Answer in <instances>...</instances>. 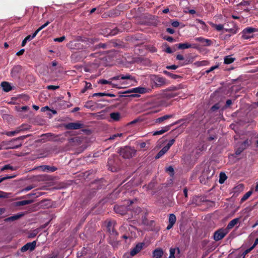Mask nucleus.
Listing matches in <instances>:
<instances>
[{
  "label": "nucleus",
  "mask_w": 258,
  "mask_h": 258,
  "mask_svg": "<svg viewBox=\"0 0 258 258\" xmlns=\"http://www.w3.org/2000/svg\"><path fill=\"white\" fill-rule=\"evenodd\" d=\"M235 60L234 57L230 55L226 56L224 58V63L226 64H230L233 62Z\"/></svg>",
  "instance_id": "27"
},
{
  "label": "nucleus",
  "mask_w": 258,
  "mask_h": 258,
  "mask_svg": "<svg viewBox=\"0 0 258 258\" xmlns=\"http://www.w3.org/2000/svg\"><path fill=\"white\" fill-rule=\"evenodd\" d=\"M166 68L169 70H176L177 66L175 65L168 66L166 67Z\"/></svg>",
  "instance_id": "50"
},
{
  "label": "nucleus",
  "mask_w": 258,
  "mask_h": 258,
  "mask_svg": "<svg viewBox=\"0 0 258 258\" xmlns=\"http://www.w3.org/2000/svg\"><path fill=\"white\" fill-rule=\"evenodd\" d=\"M257 29L254 28L247 27L242 32V37L245 39H248L253 37V33L256 32Z\"/></svg>",
  "instance_id": "5"
},
{
  "label": "nucleus",
  "mask_w": 258,
  "mask_h": 258,
  "mask_svg": "<svg viewBox=\"0 0 258 258\" xmlns=\"http://www.w3.org/2000/svg\"><path fill=\"white\" fill-rule=\"evenodd\" d=\"M227 176H226L225 174L224 173H221L220 174V179H219V182L220 183H223L225 181V180L226 179Z\"/></svg>",
  "instance_id": "32"
},
{
  "label": "nucleus",
  "mask_w": 258,
  "mask_h": 258,
  "mask_svg": "<svg viewBox=\"0 0 258 258\" xmlns=\"http://www.w3.org/2000/svg\"><path fill=\"white\" fill-rule=\"evenodd\" d=\"M142 119H140V118H138L130 122H128L127 124H126V126H129V125H133V124H136V123L140 121H142Z\"/></svg>",
  "instance_id": "41"
},
{
  "label": "nucleus",
  "mask_w": 258,
  "mask_h": 258,
  "mask_svg": "<svg viewBox=\"0 0 258 258\" xmlns=\"http://www.w3.org/2000/svg\"><path fill=\"white\" fill-rule=\"evenodd\" d=\"M106 95V93H97L93 94V96H103Z\"/></svg>",
  "instance_id": "60"
},
{
  "label": "nucleus",
  "mask_w": 258,
  "mask_h": 258,
  "mask_svg": "<svg viewBox=\"0 0 258 258\" xmlns=\"http://www.w3.org/2000/svg\"><path fill=\"white\" fill-rule=\"evenodd\" d=\"M151 81L154 83V86H162L166 84V79L157 76H151Z\"/></svg>",
  "instance_id": "7"
},
{
  "label": "nucleus",
  "mask_w": 258,
  "mask_h": 258,
  "mask_svg": "<svg viewBox=\"0 0 258 258\" xmlns=\"http://www.w3.org/2000/svg\"><path fill=\"white\" fill-rule=\"evenodd\" d=\"M176 59L179 60H183L184 59V58L183 55H182L181 54H178L176 56Z\"/></svg>",
  "instance_id": "55"
},
{
  "label": "nucleus",
  "mask_w": 258,
  "mask_h": 258,
  "mask_svg": "<svg viewBox=\"0 0 258 258\" xmlns=\"http://www.w3.org/2000/svg\"><path fill=\"white\" fill-rule=\"evenodd\" d=\"M41 30H39V29L38 28L34 33L32 35H31V37L32 39H33L35 37V36L37 35V34L38 33V32L39 31H40Z\"/></svg>",
  "instance_id": "58"
},
{
  "label": "nucleus",
  "mask_w": 258,
  "mask_h": 258,
  "mask_svg": "<svg viewBox=\"0 0 258 258\" xmlns=\"http://www.w3.org/2000/svg\"><path fill=\"white\" fill-rule=\"evenodd\" d=\"M38 232L39 230L38 229H35L29 233L28 237L29 238H34L37 235Z\"/></svg>",
  "instance_id": "36"
},
{
  "label": "nucleus",
  "mask_w": 258,
  "mask_h": 258,
  "mask_svg": "<svg viewBox=\"0 0 258 258\" xmlns=\"http://www.w3.org/2000/svg\"><path fill=\"white\" fill-rule=\"evenodd\" d=\"M171 126V125L165 126L162 127L160 130L153 132L152 135L153 136H157V135H162V134L165 133V132L168 131L170 130Z\"/></svg>",
  "instance_id": "15"
},
{
  "label": "nucleus",
  "mask_w": 258,
  "mask_h": 258,
  "mask_svg": "<svg viewBox=\"0 0 258 258\" xmlns=\"http://www.w3.org/2000/svg\"><path fill=\"white\" fill-rule=\"evenodd\" d=\"M253 249V248L251 246L250 248L246 249L243 253V256H244L247 253H248V252H249L251 250H252Z\"/></svg>",
  "instance_id": "48"
},
{
  "label": "nucleus",
  "mask_w": 258,
  "mask_h": 258,
  "mask_svg": "<svg viewBox=\"0 0 258 258\" xmlns=\"http://www.w3.org/2000/svg\"><path fill=\"white\" fill-rule=\"evenodd\" d=\"M251 194H252L251 191H249L247 192L242 198L241 201H244L247 200L251 195Z\"/></svg>",
  "instance_id": "38"
},
{
  "label": "nucleus",
  "mask_w": 258,
  "mask_h": 258,
  "mask_svg": "<svg viewBox=\"0 0 258 258\" xmlns=\"http://www.w3.org/2000/svg\"><path fill=\"white\" fill-rule=\"evenodd\" d=\"M169 150L167 148L164 147L161 151L156 156V159H159L163 156Z\"/></svg>",
  "instance_id": "22"
},
{
  "label": "nucleus",
  "mask_w": 258,
  "mask_h": 258,
  "mask_svg": "<svg viewBox=\"0 0 258 258\" xmlns=\"http://www.w3.org/2000/svg\"><path fill=\"white\" fill-rule=\"evenodd\" d=\"M219 106H218V104H216V105H214L212 107L211 109L213 111H214L216 109H219Z\"/></svg>",
  "instance_id": "62"
},
{
  "label": "nucleus",
  "mask_w": 258,
  "mask_h": 258,
  "mask_svg": "<svg viewBox=\"0 0 258 258\" xmlns=\"http://www.w3.org/2000/svg\"><path fill=\"white\" fill-rule=\"evenodd\" d=\"M122 135L123 134L122 133H118V134L113 135L109 137L108 140H114L117 137H121L122 136Z\"/></svg>",
  "instance_id": "39"
},
{
  "label": "nucleus",
  "mask_w": 258,
  "mask_h": 258,
  "mask_svg": "<svg viewBox=\"0 0 258 258\" xmlns=\"http://www.w3.org/2000/svg\"><path fill=\"white\" fill-rule=\"evenodd\" d=\"M167 31L170 34H173L174 33V30L173 29L170 28L167 29Z\"/></svg>",
  "instance_id": "61"
},
{
  "label": "nucleus",
  "mask_w": 258,
  "mask_h": 258,
  "mask_svg": "<svg viewBox=\"0 0 258 258\" xmlns=\"http://www.w3.org/2000/svg\"><path fill=\"white\" fill-rule=\"evenodd\" d=\"M176 250L177 251L178 253H179L180 250L178 248H171L170 249V253H169V258H175V254Z\"/></svg>",
  "instance_id": "24"
},
{
  "label": "nucleus",
  "mask_w": 258,
  "mask_h": 258,
  "mask_svg": "<svg viewBox=\"0 0 258 258\" xmlns=\"http://www.w3.org/2000/svg\"><path fill=\"white\" fill-rule=\"evenodd\" d=\"M119 79H122V80H133L132 77L129 75V74H126V75H119L118 76H114L111 78H110V80H117Z\"/></svg>",
  "instance_id": "13"
},
{
  "label": "nucleus",
  "mask_w": 258,
  "mask_h": 258,
  "mask_svg": "<svg viewBox=\"0 0 258 258\" xmlns=\"http://www.w3.org/2000/svg\"><path fill=\"white\" fill-rule=\"evenodd\" d=\"M253 249V248L251 246L250 248L246 249L243 253V256H244L247 253H248V252H249L251 250H252Z\"/></svg>",
  "instance_id": "49"
},
{
  "label": "nucleus",
  "mask_w": 258,
  "mask_h": 258,
  "mask_svg": "<svg viewBox=\"0 0 258 258\" xmlns=\"http://www.w3.org/2000/svg\"><path fill=\"white\" fill-rule=\"evenodd\" d=\"M110 118L114 121H118L121 118L120 114L118 112H113L110 114Z\"/></svg>",
  "instance_id": "18"
},
{
  "label": "nucleus",
  "mask_w": 258,
  "mask_h": 258,
  "mask_svg": "<svg viewBox=\"0 0 258 258\" xmlns=\"http://www.w3.org/2000/svg\"><path fill=\"white\" fill-rule=\"evenodd\" d=\"M167 171H168L170 173L171 175H172L173 174L174 169L172 167L169 166L168 167L167 169Z\"/></svg>",
  "instance_id": "51"
},
{
  "label": "nucleus",
  "mask_w": 258,
  "mask_h": 258,
  "mask_svg": "<svg viewBox=\"0 0 258 258\" xmlns=\"http://www.w3.org/2000/svg\"><path fill=\"white\" fill-rule=\"evenodd\" d=\"M144 245V243H138L135 247H134L132 249H131L130 252L129 253H126L124 256H126L128 255H130L131 256H133L137 254L138 252H139L142 249L143 245Z\"/></svg>",
  "instance_id": "9"
},
{
  "label": "nucleus",
  "mask_w": 258,
  "mask_h": 258,
  "mask_svg": "<svg viewBox=\"0 0 258 258\" xmlns=\"http://www.w3.org/2000/svg\"><path fill=\"white\" fill-rule=\"evenodd\" d=\"M191 47V45L188 43H179L178 48L180 49H184Z\"/></svg>",
  "instance_id": "26"
},
{
  "label": "nucleus",
  "mask_w": 258,
  "mask_h": 258,
  "mask_svg": "<svg viewBox=\"0 0 258 258\" xmlns=\"http://www.w3.org/2000/svg\"><path fill=\"white\" fill-rule=\"evenodd\" d=\"M203 43H205L206 45H209L210 44V40L204 38Z\"/></svg>",
  "instance_id": "59"
},
{
  "label": "nucleus",
  "mask_w": 258,
  "mask_h": 258,
  "mask_svg": "<svg viewBox=\"0 0 258 258\" xmlns=\"http://www.w3.org/2000/svg\"><path fill=\"white\" fill-rule=\"evenodd\" d=\"M125 209V207L123 206H117L115 207L114 210L116 213H119L121 215L125 214V212L124 210Z\"/></svg>",
  "instance_id": "23"
},
{
  "label": "nucleus",
  "mask_w": 258,
  "mask_h": 258,
  "mask_svg": "<svg viewBox=\"0 0 258 258\" xmlns=\"http://www.w3.org/2000/svg\"><path fill=\"white\" fill-rule=\"evenodd\" d=\"M28 135L27 136H23L19 137L17 138L13 139L11 140V141H3V145H4V149H18L21 147L22 143H20L19 144H16V142L19 141L20 140H24L26 138H27Z\"/></svg>",
  "instance_id": "2"
},
{
  "label": "nucleus",
  "mask_w": 258,
  "mask_h": 258,
  "mask_svg": "<svg viewBox=\"0 0 258 258\" xmlns=\"http://www.w3.org/2000/svg\"><path fill=\"white\" fill-rule=\"evenodd\" d=\"M174 96L175 95L173 93L164 92L153 98L148 97L146 98V114L158 112V108L160 106H167L168 104L166 103L165 100Z\"/></svg>",
  "instance_id": "1"
},
{
  "label": "nucleus",
  "mask_w": 258,
  "mask_h": 258,
  "mask_svg": "<svg viewBox=\"0 0 258 258\" xmlns=\"http://www.w3.org/2000/svg\"><path fill=\"white\" fill-rule=\"evenodd\" d=\"M211 25L213 28H215L218 31H220L223 29V26L221 24L217 25L211 23Z\"/></svg>",
  "instance_id": "31"
},
{
  "label": "nucleus",
  "mask_w": 258,
  "mask_h": 258,
  "mask_svg": "<svg viewBox=\"0 0 258 258\" xmlns=\"http://www.w3.org/2000/svg\"><path fill=\"white\" fill-rule=\"evenodd\" d=\"M64 127L68 130H78L84 127V124L80 121L69 122L64 124Z\"/></svg>",
  "instance_id": "8"
},
{
  "label": "nucleus",
  "mask_w": 258,
  "mask_h": 258,
  "mask_svg": "<svg viewBox=\"0 0 258 258\" xmlns=\"http://www.w3.org/2000/svg\"><path fill=\"white\" fill-rule=\"evenodd\" d=\"M15 176H16V175H13V176H6L5 177H0V183L6 179L12 178L15 177Z\"/></svg>",
  "instance_id": "42"
},
{
  "label": "nucleus",
  "mask_w": 258,
  "mask_h": 258,
  "mask_svg": "<svg viewBox=\"0 0 258 258\" xmlns=\"http://www.w3.org/2000/svg\"><path fill=\"white\" fill-rule=\"evenodd\" d=\"M196 64L198 66H207V65L209 64V62L207 60H202V61L196 62Z\"/></svg>",
  "instance_id": "34"
},
{
  "label": "nucleus",
  "mask_w": 258,
  "mask_h": 258,
  "mask_svg": "<svg viewBox=\"0 0 258 258\" xmlns=\"http://www.w3.org/2000/svg\"><path fill=\"white\" fill-rule=\"evenodd\" d=\"M32 39L31 35L27 36L22 41V46H24L28 41H30Z\"/></svg>",
  "instance_id": "35"
},
{
  "label": "nucleus",
  "mask_w": 258,
  "mask_h": 258,
  "mask_svg": "<svg viewBox=\"0 0 258 258\" xmlns=\"http://www.w3.org/2000/svg\"><path fill=\"white\" fill-rule=\"evenodd\" d=\"M163 73H164V74H166V75L170 77L171 78H172L173 79H176L178 77L177 75L172 74V73H171L167 71H163Z\"/></svg>",
  "instance_id": "40"
},
{
  "label": "nucleus",
  "mask_w": 258,
  "mask_h": 258,
  "mask_svg": "<svg viewBox=\"0 0 258 258\" xmlns=\"http://www.w3.org/2000/svg\"><path fill=\"white\" fill-rule=\"evenodd\" d=\"M9 169L11 170H16L17 169V167L16 166H13L10 165H6L2 168L1 170L4 171L5 170Z\"/></svg>",
  "instance_id": "28"
},
{
  "label": "nucleus",
  "mask_w": 258,
  "mask_h": 258,
  "mask_svg": "<svg viewBox=\"0 0 258 258\" xmlns=\"http://www.w3.org/2000/svg\"><path fill=\"white\" fill-rule=\"evenodd\" d=\"M39 168L43 171H48L49 170V168H50L49 166H41Z\"/></svg>",
  "instance_id": "44"
},
{
  "label": "nucleus",
  "mask_w": 258,
  "mask_h": 258,
  "mask_svg": "<svg viewBox=\"0 0 258 258\" xmlns=\"http://www.w3.org/2000/svg\"><path fill=\"white\" fill-rule=\"evenodd\" d=\"M250 141L248 140H246L242 143L237 148L235 154L237 155H239L244 149L248 147L249 145Z\"/></svg>",
  "instance_id": "11"
},
{
  "label": "nucleus",
  "mask_w": 258,
  "mask_h": 258,
  "mask_svg": "<svg viewBox=\"0 0 258 258\" xmlns=\"http://www.w3.org/2000/svg\"><path fill=\"white\" fill-rule=\"evenodd\" d=\"M99 83L101 84H110L113 87H114V88H119V87H118L117 86V85L114 84V83H112L111 82V81H107L106 80H104V79H102V80H100L98 82Z\"/></svg>",
  "instance_id": "19"
},
{
  "label": "nucleus",
  "mask_w": 258,
  "mask_h": 258,
  "mask_svg": "<svg viewBox=\"0 0 258 258\" xmlns=\"http://www.w3.org/2000/svg\"><path fill=\"white\" fill-rule=\"evenodd\" d=\"M165 39L169 42H172L173 41V38L172 37L168 36Z\"/></svg>",
  "instance_id": "63"
},
{
  "label": "nucleus",
  "mask_w": 258,
  "mask_h": 258,
  "mask_svg": "<svg viewBox=\"0 0 258 258\" xmlns=\"http://www.w3.org/2000/svg\"><path fill=\"white\" fill-rule=\"evenodd\" d=\"M21 71V67L19 66L14 67L11 71V76L13 78H16Z\"/></svg>",
  "instance_id": "14"
},
{
  "label": "nucleus",
  "mask_w": 258,
  "mask_h": 258,
  "mask_svg": "<svg viewBox=\"0 0 258 258\" xmlns=\"http://www.w3.org/2000/svg\"><path fill=\"white\" fill-rule=\"evenodd\" d=\"M59 88L58 86L49 85L47 87L48 90H56Z\"/></svg>",
  "instance_id": "46"
},
{
  "label": "nucleus",
  "mask_w": 258,
  "mask_h": 258,
  "mask_svg": "<svg viewBox=\"0 0 258 258\" xmlns=\"http://www.w3.org/2000/svg\"><path fill=\"white\" fill-rule=\"evenodd\" d=\"M23 215L17 214L14 216L8 217L5 219L6 221H14L19 219Z\"/></svg>",
  "instance_id": "25"
},
{
  "label": "nucleus",
  "mask_w": 258,
  "mask_h": 258,
  "mask_svg": "<svg viewBox=\"0 0 258 258\" xmlns=\"http://www.w3.org/2000/svg\"><path fill=\"white\" fill-rule=\"evenodd\" d=\"M126 93H132L135 94H132L130 95L131 97H139L140 95L138 94H144L145 93V88L143 87H137L133 89H129L125 92Z\"/></svg>",
  "instance_id": "6"
},
{
  "label": "nucleus",
  "mask_w": 258,
  "mask_h": 258,
  "mask_svg": "<svg viewBox=\"0 0 258 258\" xmlns=\"http://www.w3.org/2000/svg\"><path fill=\"white\" fill-rule=\"evenodd\" d=\"M92 87V84L89 82H85V88L82 90V93H84L87 89H91Z\"/></svg>",
  "instance_id": "37"
},
{
  "label": "nucleus",
  "mask_w": 258,
  "mask_h": 258,
  "mask_svg": "<svg viewBox=\"0 0 258 258\" xmlns=\"http://www.w3.org/2000/svg\"><path fill=\"white\" fill-rule=\"evenodd\" d=\"M171 24L173 27H177L179 26V23L178 21H176L173 22Z\"/></svg>",
  "instance_id": "56"
},
{
  "label": "nucleus",
  "mask_w": 258,
  "mask_h": 258,
  "mask_svg": "<svg viewBox=\"0 0 258 258\" xmlns=\"http://www.w3.org/2000/svg\"><path fill=\"white\" fill-rule=\"evenodd\" d=\"M65 38H66L65 36H63L59 38H54V41L55 42H62L65 39Z\"/></svg>",
  "instance_id": "45"
},
{
  "label": "nucleus",
  "mask_w": 258,
  "mask_h": 258,
  "mask_svg": "<svg viewBox=\"0 0 258 258\" xmlns=\"http://www.w3.org/2000/svg\"><path fill=\"white\" fill-rule=\"evenodd\" d=\"M1 86L3 88L4 91L7 92H9L13 89V87L11 86L10 83L7 82H3L1 83Z\"/></svg>",
  "instance_id": "16"
},
{
  "label": "nucleus",
  "mask_w": 258,
  "mask_h": 258,
  "mask_svg": "<svg viewBox=\"0 0 258 258\" xmlns=\"http://www.w3.org/2000/svg\"><path fill=\"white\" fill-rule=\"evenodd\" d=\"M228 233L227 229H220L214 232L213 238L215 241H219L223 238Z\"/></svg>",
  "instance_id": "4"
},
{
  "label": "nucleus",
  "mask_w": 258,
  "mask_h": 258,
  "mask_svg": "<svg viewBox=\"0 0 258 258\" xmlns=\"http://www.w3.org/2000/svg\"><path fill=\"white\" fill-rule=\"evenodd\" d=\"M33 188H34V186H33L32 185H29V186H28L26 187H25L24 189V190L25 191H28L30 190L31 189H32Z\"/></svg>",
  "instance_id": "54"
},
{
  "label": "nucleus",
  "mask_w": 258,
  "mask_h": 258,
  "mask_svg": "<svg viewBox=\"0 0 258 258\" xmlns=\"http://www.w3.org/2000/svg\"><path fill=\"white\" fill-rule=\"evenodd\" d=\"M253 249V248L251 246L250 248L246 249L243 253V256H244L247 253H248V252H249L251 250H252Z\"/></svg>",
  "instance_id": "47"
},
{
  "label": "nucleus",
  "mask_w": 258,
  "mask_h": 258,
  "mask_svg": "<svg viewBox=\"0 0 258 258\" xmlns=\"http://www.w3.org/2000/svg\"><path fill=\"white\" fill-rule=\"evenodd\" d=\"M36 245V241H33L32 242H28L22 247L21 250L22 252H25L27 250L31 251L35 249Z\"/></svg>",
  "instance_id": "10"
},
{
  "label": "nucleus",
  "mask_w": 258,
  "mask_h": 258,
  "mask_svg": "<svg viewBox=\"0 0 258 258\" xmlns=\"http://www.w3.org/2000/svg\"><path fill=\"white\" fill-rule=\"evenodd\" d=\"M163 255V251L161 248H157L153 252L154 258H161Z\"/></svg>",
  "instance_id": "17"
},
{
  "label": "nucleus",
  "mask_w": 258,
  "mask_h": 258,
  "mask_svg": "<svg viewBox=\"0 0 258 258\" xmlns=\"http://www.w3.org/2000/svg\"><path fill=\"white\" fill-rule=\"evenodd\" d=\"M119 153L123 158L129 159L135 155L136 150L131 147L125 146L120 149Z\"/></svg>",
  "instance_id": "3"
},
{
  "label": "nucleus",
  "mask_w": 258,
  "mask_h": 258,
  "mask_svg": "<svg viewBox=\"0 0 258 258\" xmlns=\"http://www.w3.org/2000/svg\"><path fill=\"white\" fill-rule=\"evenodd\" d=\"M173 117V115H166L163 116H162L161 117H159L157 118L156 120V123H161L162 121H164L165 120H166L167 119H169L170 118H171Z\"/></svg>",
  "instance_id": "21"
},
{
  "label": "nucleus",
  "mask_w": 258,
  "mask_h": 258,
  "mask_svg": "<svg viewBox=\"0 0 258 258\" xmlns=\"http://www.w3.org/2000/svg\"><path fill=\"white\" fill-rule=\"evenodd\" d=\"M49 23L50 22L49 21H47L44 24L42 25L39 28V30H41L46 27Z\"/></svg>",
  "instance_id": "53"
},
{
  "label": "nucleus",
  "mask_w": 258,
  "mask_h": 258,
  "mask_svg": "<svg viewBox=\"0 0 258 258\" xmlns=\"http://www.w3.org/2000/svg\"><path fill=\"white\" fill-rule=\"evenodd\" d=\"M219 67L218 65H216L214 66H213L210 68V71L212 72L214 71L215 69H217Z\"/></svg>",
  "instance_id": "64"
},
{
  "label": "nucleus",
  "mask_w": 258,
  "mask_h": 258,
  "mask_svg": "<svg viewBox=\"0 0 258 258\" xmlns=\"http://www.w3.org/2000/svg\"><path fill=\"white\" fill-rule=\"evenodd\" d=\"M10 193H7L0 190V199L1 198H8L10 197Z\"/></svg>",
  "instance_id": "33"
},
{
  "label": "nucleus",
  "mask_w": 258,
  "mask_h": 258,
  "mask_svg": "<svg viewBox=\"0 0 258 258\" xmlns=\"http://www.w3.org/2000/svg\"><path fill=\"white\" fill-rule=\"evenodd\" d=\"M238 221V219H237V218L233 219L228 223L226 229H227L228 230L229 229H231L233 226H234L237 223Z\"/></svg>",
  "instance_id": "20"
},
{
  "label": "nucleus",
  "mask_w": 258,
  "mask_h": 258,
  "mask_svg": "<svg viewBox=\"0 0 258 258\" xmlns=\"http://www.w3.org/2000/svg\"><path fill=\"white\" fill-rule=\"evenodd\" d=\"M165 51L167 53H171L173 52V51L172 50V49H171V48L167 46L165 49Z\"/></svg>",
  "instance_id": "52"
},
{
  "label": "nucleus",
  "mask_w": 258,
  "mask_h": 258,
  "mask_svg": "<svg viewBox=\"0 0 258 258\" xmlns=\"http://www.w3.org/2000/svg\"><path fill=\"white\" fill-rule=\"evenodd\" d=\"M26 129L24 127V125H21L17 127L15 131L11 132H7L5 133V135L9 137L14 136L22 131H24Z\"/></svg>",
  "instance_id": "12"
},
{
  "label": "nucleus",
  "mask_w": 258,
  "mask_h": 258,
  "mask_svg": "<svg viewBox=\"0 0 258 258\" xmlns=\"http://www.w3.org/2000/svg\"><path fill=\"white\" fill-rule=\"evenodd\" d=\"M31 203H32V201L24 200V201H20V202H18L17 205L18 206H24V205L30 204Z\"/></svg>",
  "instance_id": "30"
},
{
  "label": "nucleus",
  "mask_w": 258,
  "mask_h": 258,
  "mask_svg": "<svg viewBox=\"0 0 258 258\" xmlns=\"http://www.w3.org/2000/svg\"><path fill=\"white\" fill-rule=\"evenodd\" d=\"M176 218L175 216L173 214H170L169 217V223L172 224H174L176 222Z\"/></svg>",
  "instance_id": "29"
},
{
  "label": "nucleus",
  "mask_w": 258,
  "mask_h": 258,
  "mask_svg": "<svg viewBox=\"0 0 258 258\" xmlns=\"http://www.w3.org/2000/svg\"><path fill=\"white\" fill-rule=\"evenodd\" d=\"M175 140L172 139L169 141L167 145L165 146L166 148H167V149L169 150L170 148V147L174 143Z\"/></svg>",
  "instance_id": "43"
},
{
  "label": "nucleus",
  "mask_w": 258,
  "mask_h": 258,
  "mask_svg": "<svg viewBox=\"0 0 258 258\" xmlns=\"http://www.w3.org/2000/svg\"><path fill=\"white\" fill-rule=\"evenodd\" d=\"M24 51H25V49H22L20 51H19L18 52H17L16 54L18 56L21 55H22L24 53Z\"/></svg>",
  "instance_id": "57"
}]
</instances>
